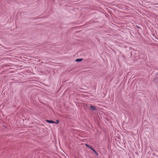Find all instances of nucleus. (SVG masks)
I'll list each match as a JSON object with an SVG mask.
<instances>
[{"instance_id": "1", "label": "nucleus", "mask_w": 158, "mask_h": 158, "mask_svg": "<svg viewBox=\"0 0 158 158\" xmlns=\"http://www.w3.org/2000/svg\"><path fill=\"white\" fill-rule=\"evenodd\" d=\"M46 122L49 123H55L54 121L52 120H47Z\"/></svg>"}, {"instance_id": "2", "label": "nucleus", "mask_w": 158, "mask_h": 158, "mask_svg": "<svg viewBox=\"0 0 158 158\" xmlns=\"http://www.w3.org/2000/svg\"><path fill=\"white\" fill-rule=\"evenodd\" d=\"M82 60V59H79L78 58L76 60V62H79L81 61Z\"/></svg>"}, {"instance_id": "3", "label": "nucleus", "mask_w": 158, "mask_h": 158, "mask_svg": "<svg viewBox=\"0 0 158 158\" xmlns=\"http://www.w3.org/2000/svg\"><path fill=\"white\" fill-rule=\"evenodd\" d=\"M90 108L94 110L96 109L95 107L94 106H90Z\"/></svg>"}, {"instance_id": "4", "label": "nucleus", "mask_w": 158, "mask_h": 158, "mask_svg": "<svg viewBox=\"0 0 158 158\" xmlns=\"http://www.w3.org/2000/svg\"><path fill=\"white\" fill-rule=\"evenodd\" d=\"M89 148L91 149L95 153H96V151L93 148L91 147H89Z\"/></svg>"}, {"instance_id": "5", "label": "nucleus", "mask_w": 158, "mask_h": 158, "mask_svg": "<svg viewBox=\"0 0 158 158\" xmlns=\"http://www.w3.org/2000/svg\"><path fill=\"white\" fill-rule=\"evenodd\" d=\"M59 123V121L58 120H57L56 121V122H55V123H55L56 124H58Z\"/></svg>"}, {"instance_id": "6", "label": "nucleus", "mask_w": 158, "mask_h": 158, "mask_svg": "<svg viewBox=\"0 0 158 158\" xmlns=\"http://www.w3.org/2000/svg\"><path fill=\"white\" fill-rule=\"evenodd\" d=\"M85 145L87 147H89H89H90L89 146L88 144H85Z\"/></svg>"}, {"instance_id": "7", "label": "nucleus", "mask_w": 158, "mask_h": 158, "mask_svg": "<svg viewBox=\"0 0 158 158\" xmlns=\"http://www.w3.org/2000/svg\"><path fill=\"white\" fill-rule=\"evenodd\" d=\"M95 154L98 156V154L97 153V152H96V153H95Z\"/></svg>"}]
</instances>
